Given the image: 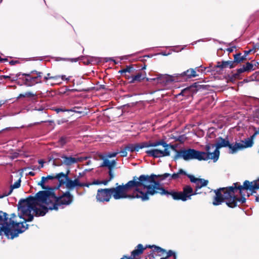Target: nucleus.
<instances>
[{
    "instance_id": "36",
    "label": "nucleus",
    "mask_w": 259,
    "mask_h": 259,
    "mask_svg": "<svg viewBox=\"0 0 259 259\" xmlns=\"http://www.w3.org/2000/svg\"><path fill=\"white\" fill-rule=\"evenodd\" d=\"M245 71H246L243 66L242 67L237 69V74H239Z\"/></svg>"
},
{
    "instance_id": "39",
    "label": "nucleus",
    "mask_w": 259,
    "mask_h": 259,
    "mask_svg": "<svg viewBox=\"0 0 259 259\" xmlns=\"http://www.w3.org/2000/svg\"><path fill=\"white\" fill-rule=\"evenodd\" d=\"M257 133L255 132L250 137L248 138L249 139H251L252 142H253V140L255 138V136L257 135Z\"/></svg>"
},
{
    "instance_id": "37",
    "label": "nucleus",
    "mask_w": 259,
    "mask_h": 259,
    "mask_svg": "<svg viewBox=\"0 0 259 259\" xmlns=\"http://www.w3.org/2000/svg\"><path fill=\"white\" fill-rule=\"evenodd\" d=\"M60 77H61L62 80H69L70 79V77H66L65 75L60 76Z\"/></svg>"
},
{
    "instance_id": "52",
    "label": "nucleus",
    "mask_w": 259,
    "mask_h": 259,
    "mask_svg": "<svg viewBox=\"0 0 259 259\" xmlns=\"http://www.w3.org/2000/svg\"><path fill=\"white\" fill-rule=\"evenodd\" d=\"M3 77H4V78L7 79V78H10V76H8V75H4V76H3Z\"/></svg>"
},
{
    "instance_id": "42",
    "label": "nucleus",
    "mask_w": 259,
    "mask_h": 259,
    "mask_svg": "<svg viewBox=\"0 0 259 259\" xmlns=\"http://www.w3.org/2000/svg\"><path fill=\"white\" fill-rule=\"evenodd\" d=\"M254 116H255V117H256V118L259 119V109H257L255 111V112L254 113Z\"/></svg>"
},
{
    "instance_id": "31",
    "label": "nucleus",
    "mask_w": 259,
    "mask_h": 259,
    "mask_svg": "<svg viewBox=\"0 0 259 259\" xmlns=\"http://www.w3.org/2000/svg\"><path fill=\"white\" fill-rule=\"evenodd\" d=\"M133 68L132 67L127 66L125 68L119 71V72H120L121 74L126 72L130 73L133 71Z\"/></svg>"
},
{
    "instance_id": "5",
    "label": "nucleus",
    "mask_w": 259,
    "mask_h": 259,
    "mask_svg": "<svg viewBox=\"0 0 259 259\" xmlns=\"http://www.w3.org/2000/svg\"><path fill=\"white\" fill-rule=\"evenodd\" d=\"M151 147L152 148L146 151L148 155L154 157L159 158L168 156L170 154L169 146L164 142H156L151 144L147 143L139 144H129L125 148L130 152L139 151L140 149L144 147Z\"/></svg>"
},
{
    "instance_id": "2",
    "label": "nucleus",
    "mask_w": 259,
    "mask_h": 259,
    "mask_svg": "<svg viewBox=\"0 0 259 259\" xmlns=\"http://www.w3.org/2000/svg\"><path fill=\"white\" fill-rule=\"evenodd\" d=\"M155 175L134 177L126 184L110 188L112 196L115 200L140 199L143 201L149 199V196L160 194V184L154 180Z\"/></svg>"
},
{
    "instance_id": "26",
    "label": "nucleus",
    "mask_w": 259,
    "mask_h": 259,
    "mask_svg": "<svg viewBox=\"0 0 259 259\" xmlns=\"http://www.w3.org/2000/svg\"><path fill=\"white\" fill-rule=\"evenodd\" d=\"M35 96V94L32 92H26L25 94H21L17 97V99H19L21 97H32Z\"/></svg>"
},
{
    "instance_id": "34",
    "label": "nucleus",
    "mask_w": 259,
    "mask_h": 259,
    "mask_svg": "<svg viewBox=\"0 0 259 259\" xmlns=\"http://www.w3.org/2000/svg\"><path fill=\"white\" fill-rule=\"evenodd\" d=\"M31 73H35L37 75L36 76H35L38 80H41V76H42V73L41 72H38L37 71H33L31 72Z\"/></svg>"
},
{
    "instance_id": "13",
    "label": "nucleus",
    "mask_w": 259,
    "mask_h": 259,
    "mask_svg": "<svg viewBox=\"0 0 259 259\" xmlns=\"http://www.w3.org/2000/svg\"><path fill=\"white\" fill-rule=\"evenodd\" d=\"M238 190L240 195H242L243 191H246L247 190L253 192L259 189V179L252 182L245 181L243 186H238Z\"/></svg>"
},
{
    "instance_id": "16",
    "label": "nucleus",
    "mask_w": 259,
    "mask_h": 259,
    "mask_svg": "<svg viewBox=\"0 0 259 259\" xmlns=\"http://www.w3.org/2000/svg\"><path fill=\"white\" fill-rule=\"evenodd\" d=\"M177 75L178 78L180 79V81L185 80L188 78L195 77L198 76L195 70L192 68L188 69L182 73H177Z\"/></svg>"
},
{
    "instance_id": "8",
    "label": "nucleus",
    "mask_w": 259,
    "mask_h": 259,
    "mask_svg": "<svg viewBox=\"0 0 259 259\" xmlns=\"http://www.w3.org/2000/svg\"><path fill=\"white\" fill-rule=\"evenodd\" d=\"M238 184H234L235 187H230L225 188L222 191H224V197L227 205L230 207H235L237 205V197L235 196V191L238 190Z\"/></svg>"
},
{
    "instance_id": "15",
    "label": "nucleus",
    "mask_w": 259,
    "mask_h": 259,
    "mask_svg": "<svg viewBox=\"0 0 259 259\" xmlns=\"http://www.w3.org/2000/svg\"><path fill=\"white\" fill-rule=\"evenodd\" d=\"M181 175H186V173L185 171H184L182 169H180L179 170L178 172L177 173L173 174L172 175H170L168 173H165L163 175H158L156 176L154 178V180L156 182V181L155 180V178L157 177H160L161 178V180H164L166 179H168L169 180L174 179L176 180L178 178H180V176ZM158 183L159 184V183L158 182Z\"/></svg>"
},
{
    "instance_id": "33",
    "label": "nucleus",
    "mask_w": 259,
    "mask_h": 259,
    "mask_svg": "<svg viewBox=\"0 0 259 259\" xmlns=\"http://www.w3.org/2000/svg\"><path fill=\"white\" fill-rule=\"evenodd\" d=\"M127 150L126 149V148L125 147V148L123 150H121L119 152L117 151L116 152H118V153H120L121 154V156L122 157H126L127 156Z\"/></svg>"
},
{
    "instance_id": "11",
    "label": "nucleus",
    "mask_w": 259,
    "mask_h": 259,
    "mask_svg": "<svg viewBox=\"0 0 259 259\" xmlns=\"http://www.w3.org/2000/svg\"><path fill=\"white\" fill-rule=\"evenodd\" d=\"M253 143L254 142L248 138L241 141L240 142H236L234 145H231L230 146V153L234 154L239 150L251 147L253 146Z\"/></svg>"
},
{
    "instance_id": "7",
    "label": "nucleus",
    "mask_w": 259,
    "mask_h": 259,
    "mask_svg": "<svg viewBox=\"0 0 259 259\" xmlns=\"http://www.w3.org/2000/svg\"><path fill=\"white\" fill-rule=\"evenodd\" d=\"M118 154V152L107 153L104 154L99 155V159L103 160L101 167H105L109 169V175L110 179H113L114 175L113 170L115 167L117 162L116 160H110L111 158L115 157Z\"/></svg>"
},
{
    "instance_id": "50",
    "label": "nucleus",
    "mask_w": 259,
    "mask_h": 259,
    "mask_svg": "<svg viewBox=\"0 0 259 259\" xmlns=\"http://www.w3.org/2000/svg\"><path fill=\"white\" fill-rule=\"evenodd\" d=\"M70 60H71V61L72 62H73V61H74V62H76V61H78V59H77V58H75V59H71Z\"/></svg>"
},
{
    "instance_id": "30",
    "label": "nucleus",
    "mask_w": 259,
    "mask_h": 259,
    "mask_svg": "<svg viewBox=\"0 0 259 259\" xmlns=\"http://www.w3.org/2000/svg\"><path fill=\"white\" fill-rule=\"evenodd\" d=\"M60 78V75L52 76L50 73H48L46 76L44 77V80L47 81L49 79H54L57 80Z\"/></svg>"
},
{
    "instance_id": "6",
    "label": "nucleus",
    "mask_w": 259,
    "mask_h": 259,
    "mask_svg": "<svg viewBox=\"0 0 259 259\" xmlns=\"http://www.w3.org/2000/svg\"><path fill=\"white\" fill-rule=\"evenodd\" d=\"M218 154L217 152L214 153L212 154L213 156L211 157L208 154L206 151L202 152L193 149H182L177 152V155L175 156V159L181 158L185 160L197 159L199 161H206L211 159L215 162L217 161Z\"/></svg>"
},
{
    "instance_id": "45",
    "label": "nucleus",
    "mask_w": 259,
    "mask_h": 259,
    "mask_svg": "<svg viewBox=\"0 0 259 259\" xmlns=\"http://www.w3.org/2000/svg\"><path fill=\"white\" fill-rule=\"evenodd\" d=\"M38 163L40 164V166H39L40 168H41L44 166V162L42 160H39L38 161Z\"/></svg>"
},
{
    "instance_id": "35",
    "label": "nucleus",
    "mask_w": 259,
    "mask_h": 259,
    "mask_svg": "<svg viewBox=\"0 0 259 259\" xmlns=\"http://www.w3.org/2000/svg\"><path fill=\"white\" fill-rule=\"evenodd\" d=\"M175 255L176 254L174 252H172L171 250H169V251L167 253V255L166 257L164 258V259H166L167 257L171 256L172 255H174V257L175 258Z\"/></svg>"
},
{
    "instance_id": "40",
    "label": "nucleus",
    "mask_w": 259,
    "mask_h": 259,
    "mask_svg": "<svg viewBox=\"0 0 259 259\" xmlns=\"http://www.w3.org/2000/svg\"><path fill=\"white\" fill-rule=\"evenodd\" d=\"M155 248H156V250L158 251V252H163L164 251V250L162 249L161 248L159 247H157V246H155Z\"/></svg>"
},
{
    "instance_id": "4",
    "label": "nucleus",
    "mask_w": 259,
    "mask_h": 259,
    "mask_svg": "<svg viewBox=\"0 0 259 259\" xmlns=\"http://www.w3.org/2000/svg\"><path fill=\"white\" fill-rule=\"evenodd\" d=\"M187 176L189 178L190 181L195 185L194 192L192 188L190 186L184 187L183 191L181 192L168 191L160 186V194L161 195H165L167 196L170 195L176 200H181L183 201H186L187 200H190L192 196L201 193V192L199 191V190L202 187L206 186L208 183V181L203 179L196 178L192 175H188Z\"/></svg>"
},
{
    "instance_id": "47",
    "label": "nucleus",
    "mask_w": 259,
    "mask_h": 259,
    "mask_svg": "<svg viewBox=\"0 0 259 259\" xmlns=\"http://www.w3.org/2000/svg\"><path fill=\"white\" fill-rule=\"evenodd\" d=\"M120 259H132V257H128V256H124L123 257H122Z\"/></svg>"
},
{
    "instance_id": "14",
    "label": "nucleus",
    "mask_w": 259,
    "mask_h": 259,
    "mask_svg": "<svg viewBox=\"0 0 259 259\" xmlns=\"http://www.w3.org/2000/svg\"><path fill=\"white\" fill-rule=\"evenodd\" d=\"M111 196L110 188L100 189L97 191L96 199L100 202H109Z\"/></svg>"
},
{
    "instance_id": "19",
    "label": "nucleus",
    "mask_w": 259,
    "mask_h": 259,
    "mask_svg": "<svg viewBox=\"0 0 259 259\" xmlns=\"http://www.w3.org/2000/svg\"><path fill=\"white\" fill-rule=\"evenodd\" d=\"M223 189H225V188H221L215 191V196L214 197L212 202L213 205H220L225 200V198L224 197V194L225 192L222 191Z\"/></svg>"
},
{
    "instance_id": "22",
    "label": "nucleus",
    "mask_w": 259,
    "mask_h": 259,
    "mask_svg": "<svg viewBox=\"0 0 259 259\" xmlns=\"http://www.w3.org/2000/svg\"><path fill=\"white\" fill-rule=\"evenodd\" d=\"M55 178L58 180L60 186L64 184L66 185V183H67L69 178L67 174L65 175L63 172L57 174Z\"/></svg>"
},
{
    "instance_id": "25",
    "label": "nucleus",
    "mask_w": 259,
    "mask_h": 259,
    "mask_svg": "<svg viewBox=\"0 0 259 259\" xmlns=\"http://www.w3.org/2000/svg\"><path fill=\"white\" fill-rule=\"evenodd\" d=\"M145 77H142L141 73H138L137 75L133 76L131 82H134L135 81H140L143 79Z\"/></svg>"
},
{
    "instance_id": "54",
    "label": "nucleus",
    "mask_w": 259,
    "mask_h": 259,
    "mask_svg": "<svg viewBox=\"0 0 259 259\" xmlns=\"http://www.w3.org/2000/svg\"><path fill=\"white\" fill-rule=\"evenodd\" d=\"M255 132L257 133V135H258V134L259 135V128H258V130H257V131H256Z\"/></svg>"
},
{
    "instance_id": "28",
    "label": "nucleus",
    "mask_w": 259,
    "mask_h": 259,
    "mask_svg": "<svg viewBox=\"0 0 259 259\" xmlns=\"http://www.w3.org/2000/svg\"><path fill=\"white\" fill-rule=\"evenodd\" d=\"M244 67L246 71H250L254 70L253 64L250 62L246 63V64L244 65Z\"/></svg>"
},
{
    "instance_id": "21",
    "label": "nucleus",
    "mask_w": 259,
    "mask_h": 259,
    "mask_svg": "<svg viewBox=\"0 0 259 259\" xmlns=\"http://www.w3.org/2000/svg\"><path fill=\"white\" fill-rule=\"evenodd\" d=\"M143 245L141 244H139L137 245V248L132 252V259H136L137 256L141 254L144 250Z\"/></svg>"
},
{
    "instance_id": "41",
    "label": "nucleus",
    "mask_w": 259,
    "mask_h": 259,
    "mask_svg": "<svg viewBox=\"0 0 259 259\" xmlns=\"http://www.w3.org/2000/svg\"><path fill=\"white\" fill-rule=\"evenodd\" d=\"M111 180L112 179H110V176H109V180L103 181L102 183L103 184H104V185H107L108 182H110Z\"/></svg>"
},
{
    "instance_id": "1",
    "label": "nucleus",
    "mask_w": 259,
    "mask_h": 259,
    "mask_svg": "<svg viewBox=\"0 0 259 259\" xmlns=\"http://www.w3.org/2000/svg\"><path fill=\"white\" fill-rule=\"evenodd\" d=\"M73 197L66 192L60 197L56 196L53 189L39 191L34 197H29L21 203L20 210L24 215L28 216L26 220L32 221L33 214L44 216L48 209L58 210L62 205H69L73 201Z\"/></svg>"
},
{
    "instance_id": "55",
    "label": "nucleus",
    "mask_w": 259,
    "mask_h": 259,
    "mask_svg": "<svg viewBox=\"0 0 259 259\" xmlns=\"http://www.w3.org/2000/svg\"><path fill=\"white\" fill-rule=\"evenodd\" d=\"M229 51L230 52H232V51H233V50H232V49H229Z\"/></svg>"
},
{
    "instance_id": "56",
    "label": "nucleus",
    "mask_w": 259,
    "mask_h": 259,
    "mask_svg": "<svg viewBox=\"0 0 259 259\" xmlns=\"http://www.w3.org/2000/svg\"><path fill=\"white\" fill-rule=\"evenodd\" d=\"M174 259H176V255H175V258H174Z\"/></svg>"
},
{
    "instance_id": "53",
    "label": "nucleus",
    "mask_w": 259,
    "mask_h": 259,
    "mask_svg": "<svg viewBox=\"0 0 259 259\" xmlns=\"http://www.w3.org/2000/svg\"><path fill=\"white\" fill-rule=\"evenodd\" d=\"M256 200L257 201H259V196H258V197H256Z\"/></svg>"
},
{
    "instance_id": "44",
    "label": "nucleus",
    "mask_w": 259,
    "mask_h": 259,
    "mask_svg": "<svg viewBox=\"0 0 259 259\" xmlns=\"http://www.w3.org/2000/svg\"><path fill=\"white\" fill-rule=\"evenodd\" d=\"M31 169H32V170H36V169H40V167H38L37 166H32L31 167Z\"/></svg>"
},
{
    "instance_id": "49",
    "label": "nucleus",
    "mask_w": 259,
    "mask_h": 259,
    "mask_svg": "<svg viewBox=\"0 0 259 259\" xmlns=\"http://www.w3.org/2000/svg\"><path fill=\"white\" fill-rule=\"evenodd\" d=\"M29 175H30V176H34V175H35V174H34V172H33V171H30V172H29Z\"/></svg>"
},
{
    "instance_id": "20",
    "label": "nucleus",
    "mask_w": 259,
    "mask_h": 259,
    "mask_svg": "<svg viewBox=\"0 0 259 259\" xmlns=\"http://www.w3.org/2000/svg\"><path fill=\"white\" fill-rule=\"evenodd\" d=\"M21 179H19L13 185L11 186V188L8 192H5L3 195H0V199L4 198V197L10 195L13 189L18 188L20 186Z\"/></svg>"
},
{
    "instance_id": "18",
    "label": "nucleus",
    "mask_w": 259,
    "mask_h": 259,
    "mask_svg": "<svg viewBox=\"0 0 259 259\" xmlns=\"http://www.w3.org/2000/svg\"><path fill=\"white\" fill-rule=\"evenodd\" d=\"M65 186L69 190L73 189L76 187L88 186V185L80 182L78 178H76L74 180H72L68 178L67 183H66Z\"/></svg>"
},
{
    "instance_id": "48",
    "label": "nucleus",
    "mask_w": 259,
    "mask_h": 259,
    "mask_svg": "<svg viewBox=\"0 0 259 259\" xmlns=\"http://www.w3.org/2000/svg\"><path fill=\"white\" fill-rule=\"evenodd\" d=\"M83 175H84V173H83V172H82V173H80H80H79V175H78V178H78V179H79V177H82Z\"/></svg>"
},
{
    "instance_id": "10",
    "label": "nucleus",
    "mask_w": 259,
    "mask_h": 259,
    "mask_svg": "<svg viewBox=\"0 0 259 259\" xmlns=\"http://www.w3.org/2000/svg\"><path fill=\"white\" fill-rule=\"evenodd\" d=\"M231 145H234V144H230L229 142L227 139L219 138L217 140L215 146L213 145H207L205 147V150L207 153H208V154H209L210 156H211V157L213 156L212 154L213 153L217 152L218 153V156L217 157L218 160L220 155L219 149L222 147H225L227 146L230 148V146Z\"/></svg>"
},
{
    "instance_id": "51",
    "label": "nucleus",
    "mask_w": 259,
    "mask_h": 259,
    "mask_svg": "<svg viewBox=\"0 0 259 259\" xmlns=\"http://www.w3.org/2000/svg\"><path fill=\"white\" fill-rule=\"evenodd\" d=\"M186 89L183 90L181 92V93H180V95H184V93H185V92H186Z\"/></svg>"
},
{
    "instance_id": "43",
    "label": "nucleus",
    "mask_w": 259,
    "mask_h": 259,
    "mask_svg": "<svg viewBox=\"0 0 259 259\" xmlns=\"http://www.w3.org/2000/svg\"><path fill=\"white\" fill-rule=\"evenodd\" d=\"M45 178H46V180L48 181L49 180H52V179H54L55 178V177H54V176H48L47 177H45Z\"/></svg>"
},
{
    "instance_id": "32",
    "label": "nucleus",
    "mask_w": 259,
    "mask_h": 259,
    "mask_svg": "<svg viewBox=\"0 0 259 259\" xmlns=\"http://www.w3.org/2000/svg\"><path fill=\"white\" fill-rule=\"evenodd\" d=\"M245 192V191H243V192L242 193V195H241L242 196V197L240 198H238L237 197V203L239 202V203H240L241 204H242V203H244L245 202L246 199L244 197V196H245L244 192Z\"/></svg>"
},
{
    "instance_id": "24",
    "label": "nucleus",
    "mask_w": 259,
    "mask_h": 259,
    "mask_svg": "<svg viewBox=\"0 0 259 259\" xmlns=\"http://www.w3.org/2000/svg\"><path fill=\"white\" fill-rule=\"evenodd\" d=\"M234 62L240 63L245 59V56H241V54H237L234 55Z\"/></svg>"
},
{
    "instance_id": "27",
    "label": "nucleus",
    "mask_w": 259,
    "mask_h": 259,
    "mask_svg": "<svg viewBox=\"0 0 259 259\" xmlns=\"http://www.w3.org/2000/svg\"><path fill=\"white\" fill-rule=\"evenodd\" d=\"M47 181V180H46V178H45V177H42L41 178V181L38 183V185L40 186L42 188V189H47L48 188L46 187L45 186V183H46Z\"/></svg>"
},
{
    "instance_id": "12",
    "label": "nucleus",
    "mask_w": 259,
    "mask_h": 259,
    "mask_svg": "<svg viewBox=\"0 0 259 259\" xmlns=\"http://www.w3.org/2000/svg\"><path fill=\"white\" fill-rule=\"evenodd\" d=\"M16 77L22 79L24 81V84L27 87H31L42 82L41 80H38L35 76H31L29 74L19 73L16 75Z\"/></svg>"
},
{
    "instance_id": "23",
    "label": "nucleus",
    "mask_w": 259,
    "mask_h": 259,
    "mask_svg": "<svg viewBox=\"0 0 259 259\" xmlns=\"http://www.w3.org/2000/svg\"><path fill=\"white\" fill-rule=\"evenodd\" d=\"M233 64L234 62L232 61H223L222 62H219L217 66L221 68H225L227 67L232 68L234 67Z\"/></svg>"
},
{
    "instance_id": "57",
    "label": "nucleus",
    "mask_w": 259,
    "mask_h": 259,
    "mask_svg": "<svg viewBox=\"0 0 259 259\" xmlns=\"http://www.w3.org/2000/svg\"><path fill=\"white\" fill-rule=\"evenodd\" d=\"M196 69H197V71H199V69H198V68H196Z\"/></svg>"
},
{
    "instance_id": "29",
    "label": "nucleus",
    "mask_w": 259,
    "mask_h": 259,
    "mask_svg": "<svg viewBox=\"0 0 259 259\" xmlns=\"http://www.w3.org/2000/svg\"><path fill=\"white\" fill-rule=\"evenodd\" d=\"M55 111H56L57 113H59L60 112H65V111H67V112H75V111L73 109H66L63 107L56 108Z\"/></svg>"
},
{
    "instance_id": "17",
    "label": "nucleus",
    "mask_w": 259,
    "mask_h": 259,
    "mask_svg": "<svg viewBox=\"0 0 259 259\" xmlns=\"http://www.w3.org/2000/svg\"><path fill=\"white\" fill-rule=\"evenodd\" d=\"M63 160V163L67 166H70L73 164L80 162L87 159V157H73L63 156L62 157Z\"/></svg>"
},
{
    "instance_id": "46",
    "label": "nucleus",
    "mask_w": 259,
    "mask_h": 259,
    "mask_svg": "<svg viewBox=\"0 0 259 259\" xmlns=\"http://www.w3.org/2000/svg\"><path fill=\"white\" fill-rule=\"evenodd\" d=\"M61 143H62V144H64V143H65V142H66V139H65V138H62L61 139Z\"/></svg>"
},
{
    "instance_id": "3",
    "label": "nucleus",
    "mask_w": 259,
    "mask_h": 259,
    "mask_svg": "<svg viewBox=\"0 0 259 259\" xmlns=\"http://www.w3.org/2000/svg\"><path fill=\"white\" fill-rule=\"evenodd\" d=\"M25 200H21L19 203L18 209L21 214L19 216V219H22L23 221H18V217L14 213L11 215V217H7V213L0 211V235H6L9 239H14L20 233L24 232L28 228L26 222H29L25 219L28 216L24 215L20 210L21 203Z\"/></svg>"
},
{
    "instance_id": "9",
    "label": "nucleus",
    "mask_w": 259,
    "mask_h": 259,
    "mask_svg": "<svg viewBox=\"0 0 259 259\" xmlns=\"http://www.w3.org/2000/svg\"><path fill=\"white\" fill-rule=\"evenodd\" d=\"M147 80L148 81H153L157 84L166 85L173 82L180 81V79L178 77L177 73L174 74L172 75L158 74L157 75L156 77L152 78H147Z\"/></svg>"
},
{
    "instance_id": "38",
    "label": "nucleus",
    "mask_w": 259,
    "mask_h": 259,
    "mask_svg": "<svg viewBox=\"0 0 259 259\" xmlns=\"http://www.w3.org/2000/svg\"><path fill=\"white\" fill-rule=\"evenodd\" d=\"M257 133L255 132L250 137L248 138L249 139H251L252 142H253V140L255 138V136L257 135Z\"/></svg>"
}]
</instances>
